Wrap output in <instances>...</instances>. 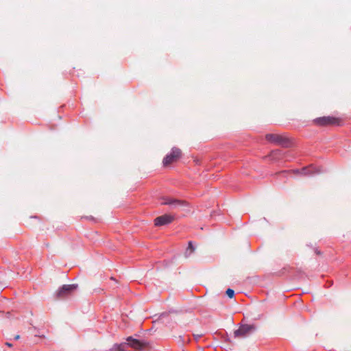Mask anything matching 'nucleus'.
Segmentation results:
<instances>
[{
  "mask_svg": "<svg viewBox=\"0 0 351 351\" xmlns=\"http://www.w3.org/2000/svg\"><path fill=\"white\" fill-rule=\"evenodd\" d=\"M265 138L269 143L285 147H287L290 144L289 138L284 134H267L265 136Z\"/></svg>",
  "mask_w": 351,
  "mask_h": 351,
  "instance_id": "f257e3e1",
  "label": "nucleus"
},
{
  "mask_svg": "<svg viewBox=\"0 0 351 351\" xmlns=\"http://www.w3.org/2000/svg\"><path fill=\"white\" fill-rule=\"evenodd\" d=\"M313 123L317 126L339 125L341 120L335 117L327 116L316 118L313 119Z\"/></svg>",
  "mask_w": 351,
  "mask_h": 351,
  "instance_id": "f03ea898",
  "label": "nucleus"
},
{
  "mask_svg": "<svg viewBox=\"0 0 351 351\" xmlns=\"http://www.w3.org/2000/svg\"><path fill=\"white\" fill-rule=\"evenodd\" d=\"M77 288V285H64L56 292V298L58 300L64 299L71 295Z\"/></svg>",
  "mask_w": 351,
  "mask_h": 351,
  "instance_id": "7ed1b4c3",
  "label": "nucleus"
},
{
  "mask_svg": "<svg viewBox=\"0 0 351 351\" xmlns=\"http://www.w3.org/2000/svg\"><path fill=\"white\" fill-rule=\"evenodd\" d=\"M255 330L256 327L254 325L243 324L240 326L237 330H234V337L239 339L245 338Z\"/></svg>",
  "mask_w": 351,
  "mask_h": 351,
  "instance_id": "20e7f679",
  "label": "nucleus"
},
{
  "mask_svg": "<svg viewBox=\"0 0 351 351\" xmlns=\"http://www.w3.org/2000/svg\"><path fill=\"white\" fill-rule=\"evenodd\" d=\"M181 156L182 151L178 147H173L171 152L164 158L162 160L163 165L168 166L178 161Z\"/></svg>",
  "mask_w": 351,
  "mask_h": 351,
  "instance_id": "39448f33",
  "label": "nucleus"
},
{
  "mask_svg": "<svg viewBox=\"0 0 351 351\" xmlns=\"http://www.w3.org/2000/svg\"><path fill=\"white\" fill-rule=\"evenodd\" d=\"M127 346L136 350H141L147 346V342L141 341L136 339H134L132 337L127 338Z\"/></svg>",
  "mask_w": 351,
  "mask_h": 351,
  "instance_id": "423d86ee",
  "label": "nucleus"
},
{
  "mask_svg": "<svg viewBox=\"0 0 351 351\" xmlns=\"http://www.w3.org/2000/svg\"><path fill=\"white\" fill-rule=\"evenodd\" d=\"M163 202L161 203L162 205H170L173 208H178L182 206H186L188 205L187 202L185 201L173 199V198H164Z\"/></svg>",
  "mask_w": 351,
  "mask_h": 351,
  "instance_id": "0eeeda50",
  "label": "nucleus"
},
{
  "mask_svg": "<svg viewBox=\"0 0 351 351\" xmlns=\"http://www.w3.org/2000/svg\"><path fill=\"white\" fill-rule=\"evenodd\" d=\"M174 219V217L171 215H163L156 217L154 219V224L156 226H164L171 223Z\"/></svg>",
  "mask_w": 351,
  "mask_h": 351,
  "instance_id": "6e6552de",
  "label": "nucleus"
},
{
  "mask_svg": "<svg viewBox=\"0 0 351 351\" xmlns=\"http://www.w3.org/2000/svg\"><path fill=\"white\" fill-rule=\"evenodd\" d=\"M195 251V247L193 245L192 241L189 242V246L185 252V256L189 257Z\"/></svg>",
  "mask_w": 351,
  "mask_h": 351,
  "instance_id": "1a4fd4ad",
  "label": "nucleus"
},
{
  "mask_svg": "<svg viewBox=\"0 0 351 351\" xmlns=\"http://www.w3.org/2000/svg\"><path fill=\"white\" fill-rule=\"evenodd\" d=\"M226 295L230 298H232L234 295V291L233 289H228L226 291Z\"/></svg>",
  "mask_w": 351,
  "mask_h": 351,
  "instance_id": "9d476101",
  "label": "nucleus"
},
{
  "mask_svg": "<svg viewBox=\"0 0 351 351\" xmlns=\"http://www.w3.org/2000/svg\"><path fill=\"white\" fill-rule=\"evenodd\" d=\"M202 333H199V334H193V337L195 338V340H198L200 337H202Z\"/></svg>",
  "mask_w": 351,
  "mask_h": 351,
  "instance_id": "9b49d317",
  "label": "nucleus"
},
{
  "mask_svg": "<svg viewBox=\"0 0 351 351\" xmlns=\"http://www.w3.org/2000/svg\"><path fill=\"white\" fill-rule=\"evenodd\" d=\"M302 173L304 175H307L308 173L307 172V169L304 168L302 169Z\"/></svg>",
  "mask_w": 351,
  "mask_h": 351,
  "instance_id": "f8f14e48",
  "label": "nucleus"
},
{
  "mask_svg": "<svg viewBox=\"0 0 351 351\" xmlns=\"http://www.w3.org/2000/svg\"><path fill=\"white\" fill-rule=\"evenodd\" d=\"M20 339V335H16L15 337H14V339L15 340H18Z\"/></svg>",
  "mask_w": 351,
  "mask_h": 351,
  "instance_id": "ddd939ff",
  "label": "nucleus"
},
{
  "mask_svg": "<svg viewBox=\"0 0 351 351\" xmlns=\"http://www.w3.org/2000/svg\"><path fill=\"white\" fill-rule=\"evenodd\" d=\"M5 345H6L7 346H8V347H12V343H9V342H6V343H5Z\"/></svg>",
  "mask_w": 351,
  "mask_h": 351,
  "instance_id": "4468645a",
  "label": "nucleus"
}]
</instances>
